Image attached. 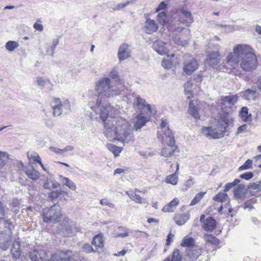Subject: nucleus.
<instances>
[{"instance_id": "4be33fe9", "label": "nucleus", "mask_w": 261, "mask_h": 261, "mask_svg": "<svg viewBox=\"0 0 261 261\" xmlns=\"http://www.w3.org/2000/svg\"><path fill=\"white\" fill-rule=\"evenodd\" d=\"M60 185L51 176L47 177L43 184V188L46 190L51 191L59 187Z\"/></svg>"}, {"instance_id": "c9c22d12", "label": "nucleus", "mask_w": 261, "mask_h": 261, "mask_svg": "<svg viewBox=\"0 0 261 261\" xmlns=\"http://www.w3.org/2000/svg\"><path fill=\"white\" fill-rule=\"evenodd\" d=\"M125 193L129 196V197L133 201L138 203H146L145 200H143L142 198L138 194L129 191H126Z\"/></svg>"}, {"instance_id": "1a4fd4ad", "label": "nucleus", "mask_w": 261, "mask_h": 261, "mask_svg": "<svg viewBox=\"0 0 261 261\" xmlns=\"http://www.w3.org/2000/svg\"><path fill=\"white\" fill-rule=\"evenodd\" d=\"M133 95L135 96L134 103L139 110L146 113H149L150 114H155L157 113L156 108L154 105L147 103L144 99L136 94L134 93Z\"/></svg>"}, {"instance_id": "b1692460", "label": "nucleus", "mask_w": 261, "mask_h": 261, "mask_svg": "<svg viewBox=\"0 0 261 261\" xmlns=\"http://www.w3.org/2000/svg\"><path fill=\"white\" fill-rule=\"evenodd\" d=\"M216 226V221L211 217H207L203 222V228L207 231H212Z\"/></svg>"}, {"instance_id": "473e14b6", "label": "nucleus", "mask_w": 261, "mask_h": 261, "mask_svg": "<svg viewBox=\"0 0 261 261\" xmlns=\"http://www.w3.org/2000/svg\"><path fill=\"white\" fill-rule=\"evenodd\" d=\"M110 77L115 82L118 83V85L116 87H119L120 84L123 85L122 80L120 79L118 75V71L116 68H114L110 73Z\"/></svg>"}, {"instance_id": "37998d69", "label": "nucleus", "mask_w": 261, "mask_h": 261, "mask_svg": "<svg viewBox=\"0 0 261 261\" xmlns=\"http://www.w3.org/2000/svg\"><path fill=\"white\" fill-rule=\"evenodd\" d=\"M63 183L72 190H75L76 188V185L67 177H62Z\"/></svg>"}, {"instance_id": "680f3d73", "label": "nucleus", "mask_w": 261, "mask_h": 261, "mask_svg": "<svg viewBox=\"0 0 261 261\" xmlns=\"http://www.w3.org/2000/svg\"><path fill=\"white\" fill-rule=\"evenodd\" d=\"M74 149V147L72 145H67L64 149H62L63 154L66 152L72 151Z\"/></svg>"}, {"instance_id": "8fccbe9b", "label": "nucleus", "mask_w": 261, "mask_h": 261, "mask_svg": "<svg viewBox=\"0 0 261 261\" xmlns=\"http://www.w3.org/2000/svg\"><path fill=\"white\" fill-rule=\"evenodd\" d=\"M256 201V199L255 198L251 199L250 200L246 201L244 205V209L248 208L249 210L252 209L253 208L252 204L255 203Z\"/></svg>"}, {"instance_id": "3c124183", "label": "nucleus", "mask_w": 261, "mask_h": 261, "mask_svg": "<svg viewBox=\"0 0 261 261\" xmlns=\"http://www.w3.org/2000/svg\"><path fill=\"white\" fill-rule=\"evenodd\" d=\"M247 132V125L246 124L239 126L236 133V135L238 136L241 133H245Z\"/></svg>"}, {"instance_id": "6e6552de", "label": "nucleus", "mask_w": 261, "mask_h": 261, "mask_svg": "<svg viewBox=\"0 0 261 261\" xmlns=\"http://www.w3.org/2000/svg\"><path fill=\"white\" fill-rule=\"evenodd\" d=\"M79 256L72 251L67 250L65 251H58L50 256L49 261H78Z\"/></svg>"}, {"instance_id": "2eb2a0df", "label": "nucleus", "mask_w": 261, "mask_h": 261, "mask_svg": "<svg viewBox=\"0 0 261 261\" xmlns=\"http://www.w3.org/2000/svg\"><path fill=\"white\" fill-rule=\"evenodd\" d=\"M146 20L144 23V31L146 33L150 34L156 32L158 29V25L155 21L149 18H147V15H145Z\"/></svg>"}, {"instance_id": "5701e85b", "label": "nucleus", "mask_w": 261, "mask_h": 261, "mask_svg": "<svg viewBox=\"0 0 261 261\" xmlns=\"http://www.w3.org/2000/svg\"><path fill=\"white\" fill-rule=\"evenodd\" d=\"M199 110V101L197 99L190 100L188 112L190 114H198Z\"/></svg>"}, {"instance_id": "dca6fc26", "label": "nucleus", "mask_w": 261, "mask_h": 261, "mask_svg": "<svg viewBox=\"0 0 261 261\" xmlns=\"http://www.w3.org/2000/svg\"><path fill=\"white\" fill-rule=\"evenodd\" d=\"M198 67V64L197 61L195 59L192 58L188 62L184 63L183 70L186 74L191 75L197 69Z\"/></svg>"}, {"instance_id": "58836bf2", "label": "nucleus", "mask_w": 261, "mask_h": 261, "mask_svg": "<svg viewBox=\"0 0 261 261\" xmlns=\"http://www.w3.org/2000/svg\"><path fill=\"white\" fill-rule=\"evenodd\" d=\"M194 243L195 241L192 238L185 237L181 243V246L182 247H191L194 246Z\"/></svg>"}, {"instance_id": "72a5a7b5", "label": "nucleus", "mask_w": 261, "mask_h": 261, "mask_svg": "<svg viewBox=\"0 0 261 261\" xmlns=\"http://www.w3.org/2000/svg\"><path fill=\"white\" fill-rule=\"evenodd\" d=\"M153 49L159 55H163V41L157 40L152 45Z\"/></svg>"}, {"instance_id": "de8ad7c7", "label": "nucleus", "mask_w": 261, "mask_h": 261, "mask_svg": "<svg viewBox=\"0 0 261 261\" xmlns=\"http://www.w3.org/2000/svg\"><path fill=\"white\" fill-rule=\"evenodd\" d=\"M59 43V40L57 39H54L52 42L51 46L50 47V49H48L46 51V53L48 55H49L51 56H54V51L56 47Z\"/></svg>"}, {"instance_id": "f257e3e1", "label": "nucleus", "mask_w": 261, "mask_h": 261, "mask_svg": "<svg viewBox=\"0 0 261 261\" xmlns=\"http://www.w3.org/2000/svg\"><path fill=\"white\" fill-rule=\"evenodd\" d=\"M95 116L90 115V119L92 120H97L99 122L101 121L104 125L103 133L106 137L127 143L135 140L133 130H140L150 120L144 115H136L132 120L133 128L131 124L125 121L121 124L119 122H117V125L114 127L113 123L115 119L114 115H99L98 117Z\"/></svg>"}, {"instance_id": "bb28decb", "label": "nucleus", "mask_w": 261, "mask_h": 261, "mask_svg": "<svg viewBox=\"0 0 261 261\" xmlns=\"http://www.w3.org/2000/svg\"><path fill=\"white\" fill-rule=\"evenodd\" d=\"M25 173L31 179L36 180L39 177V172L34 168H28L25 167L23 169Z\"/></svg>"}, {"instance_id": "6e6d98bb", "label": "nucleus", "mask_w": 261, "mask_h": 261, "mask_svg": "<svg viewBox=\"0 0 261 261\" xmlns=\"http://www.w3.org/2000/svg\"><path fill=\"white\" fill-rule=\"evenodd\" d=\"M5 215V211L3 204L0 201V220L4 219Z\"/></svg>"}, {"instance_id": "f8f14e48", "label": "nucleus", "mask_w": 261, "mask_h": 261, "mask_svg": "<svg viewBox=\"0 0 261 261\" xmlns=\"http://www.w3.org/2000/svg\"><path fill=\"white\" fill-rule=\"evenodd\" d=\"M29 257L32 261H49L50 255L47 252L41 249H34L29 253Z\"/></svg>"}, {"instance_id": "69168bd1", "label": "nucleus", "mask_w": 261, "mask_h": 261, "mask_svg": "<svg viewBox=\"0 0 261 261\" xmlns=\"http://www.w3.org/2000/svg\"><path fill=\"white\" fill-rule=\"evenodd\" d=\"M47 121L46 122V125L49 127H52L54 124V120L51 118H47Z\"/></svg>"}, {"instance_id": "a18cd8bd", "label": "nucleus", "mask_w": 261, "mask_h": 261, "mask_svg": "<svg viewBox=\"0 0 261 261\" xmlns=\"http://www.w3.org/2000/svg\"><path fill=\"white\" fill-rule=\"evenodd\" d=\"M27 156L29 160L33 159L35 162L41 164V158L36 152H27Z\"/></svg>"}, {"instance_id": "4d7b16f0", "label": "nucleus", "mask_w": 261, "mask_h": 261, "mask_svg": "<svg viewBox=\"0 0 261 261\" xmlns=\"http://www.w3.org/2000/svg\"><path fill=\"white\" fill-rule=\"evenodd\" d=\"M36 82L38 86L43 87L45 85L46 81L42 77H38Z\"/></svg>"}, {"instance_id": "052dcab7", "label": "nucleus", "mask_w": 261, "mask_h": 261, "mask_svg": "<svg viewBox=\"0 0 261 261\" xmlns=\"http://www.w3.org/2000/svg\"><path fill=\"white\" fill-rule=\"evenodd\" d=\"M5 225L6 227H7L9 229L8 231L11 232L12 227H13L11 221L10 220H5Z\"/></svg>"}, {"instance_id": "e433bc0d", "label": "nucleus", "mask_w": 261, "mask_h": 261, "mask_svg": "<svg viewBox=\"0 0 261 261\" xmlns=\"http://www.w3.org/2000/svg\"><path fill=\"white\" fill-rule=\"evenodd\" d=\"M204 239L205 242L212 245H218L219 243L218 239L212 234L204 235Z\"/></svg>"}, {"instance_id": "f3484780", "label": "nucleus", "mask_w": 261, "mask_h": 261, "mask_svg": "<svg viewBox=\"0 0 261 261\" xmlns=\"http://www.w3.org/2000/svg\"><path fill=\"white\" fill-rule=\"evenodd\" d=\"M129 46L126 43L120 45L118 49V57L120 61H123L131 56Z\"/></svg>"}, {"instance_id": "79ce46f5", "label": "nucleus", "mask_w": 261, "mask_h": 261, "mask_svg": "<svg viewBox=\"0 0 261 261\" xmlns=\"http://www.w3.org/2000/svg\"><path fill=\"white\" fill-rule=\"evenodd\" d=\"M109 149L113 153L115 156H118L122 151V147L117 146L113 144H110L108 146Z\"/></svg>"}, {"instance_id": "7c9ffc66", "label": "nucleus", "mask_w": 261, "mask_h": 261, "mask_svg": "<svg viewBox=\"0 0 261 261\" xmlns=\"http://www.w3.org/2000/svg\"><path fill=\"white\" fill-rule=\"evenodd\" d=\"M92 244L96 247L100 248L103 247V234L101 233L95 236L92 241Z\"/></svg>"}, {"instance_id": "c85d7f7f", "label": "nucleus", "mask_w": 261, "mask_h": 261, "mask_svg": "<svg viewBox=\"0 0 261 261\" xmlns=\"http://www.w3.org/2000/svg\"><path fill=\"white\" fill-rule=\"evenodd\" d=\"M54 103L55 105L52 106L53 113V114H56V113H58V114H61L62 113V102L59 98H55L54 99Z\"/></svg>"}, {"instance_id": "0e129e2a", "label": "nucleus", "mask_w": 261, "mask_h": 261, "mask_svg": "<svg viewBox=\"0 0 261 261\" xmlns=\"http://www.w3.org/2000/svg\"><path fill=\"white\" fill-rule=\"evenodd\" d=\"M34 28L38 31H42L43 30V27L42 24L35 22L34 24Z\"/></svg>"}, {"instance_id": "5fc2aeb1", "label": "nucleus", "mask_w": 261, "mask_h": 261, "mask_svg": "<svg viewBox=\"0 0 261 261\" xmlns=\"http://www.w3.org/2000/svg\"><path fill=\"white\" fill-rule=\"evenodd\" d=\"M253 176V174L252 172H247L245 173L241 174L240 177L241 178L245 179L246 180H249Z\"/></svg>"}, {"instance_id": "603ef678", "label": "nucleus", "mask_w": 261, "mask_h": 261, "mask_svg": "<svg viewBox=\"0 0 261 261\" xmlns=\"http://www.w3.org/2000/svg\"><path fill=\"white\" fill-rule=\"evenodd\" d=\"M100 204L102 205L108 206L109 207L113 208L115 206V205L114 203L109 202V201L106 198L101 199L100 201Z\"/></svg>"}, {"instance_id": "aec40b11", "label": "nucleus", "mask_w": 261, "mask_h": 261, "mask_svg": "<svg viewBox=\"0 0 261 261\" xmlns=\"http://www.w3.org/2000/svg\"><path fill=\"white\" fill-rule=\"evenodd\" d=\"M175 172L166 176L165 181L167 184H170L172 185H176L178 181V170H179V164L176 162L175 164Z\"/></svg>"}, {"instance_id": "49530a36", "label": "nucleus", "mask_w": 261, "mask_h": 261, "mask_svg": "<svg viewBox=\"0 0 261 261\" xmlns=\"http://www.w3.org/2000/svg\"><path fill=\"white\" fill-rule=\"evenodd\" d=\"M252 160L248 159L245 163L239 168V171H243L245 170L250 169L252 168Z\"/></svg>"}, {"instance_id": "ddd939ff", "label": "nucleus", "mask_w": 261, "mask_h": 261, "mask_svg": "<svg viewBox=\"0 0 261 261\" xmlns=\"http://www.w3.org/2000/svg\"><path fill=\"white\" fill-rule=\"evenodd\" d=\"M12 242L11 232L10 231H2L0 232V248L6 250Z\"/></svg>"}, {"instance_id": "9b49d317", "label": "nucleus", "mask_w": 261, "mask_h": 261, "mask_svg": "<svg viewBox=\"0 0 261 261\" xmlns=\"http://www.w3.org/2000/svg\"><path fill=\"white\" fill-rule=\"evenodd\" d=\"M59 229L62 235L67 237L74 235L77 231L74 222L68 218H64L60 224Z\"/></svg>"}, {"instance_id": "864d4df0", "label": "nucleus", "mask_w": 261, "mask_h": 261, "mask_svg": "<svg viewBox=\"0 0 261 261\" xmlns=\"http://www.w3.org/2000/svg\"><path fill=\"white\" fill-rule=\"evenodd\" d=\"M82 250L87 253H90L92 252H95L96 251L93 249L92 247L89 244H85L82 247Z\"/></svg>"}, {"instance_id": "7ed1b4c3", "label": "nucleus", "mask_w": 261, "mask_h": 261, "mask_svg": "<svg viewBox=\"0 0 261 261\" xmlns=\"http://www.w3.org/2000/svg\"><path fill=\"white\" fill-rule=\"evenodd\" d=\"M227 62H231V67L237 68L241 71L240 74L234 75L238 76L242 75V70L251 72L259 65L254 49L251 45L246 44L234 46L232 51L228 54Z\"/></svg>"}, {"instance_id": "412c9836", "label": "nucleus", "mask_w": 261, "mask_h": 261, "mask_svg": "<svg viewBox=\"0 0 261 261\" xmlns=\"http://www.w3.org/2000/svg\"><path fill=\"white\" fill-rule=\"evenodd\" d=\"M11 252L13 258L16 259L20 257L22 250L21 249L20 243L18 240H15L12 244Z\"/></svg>"}, {"instance_id": "c03bdc74", "label": "nucleus", "mask_w": 261, "mask_h": 261, "mask_svg": "<svg viewBox=\"0 0 261 261\" xmlns=\"http://www.w3.org/2000/svg\"><path fill=\"white\" fill-rule=\"evenodd\" d=\"M8 160V154L3 151H0V168H3Z\"/></svg>"}, {"instance_id": "393cba45", "label": "nucleus", "mask_w": 261, "mask_h": 261, "mask_svg": "<svg viewBox=\"0 0 261 261\" xmlns=\"http://www.w3.org/2000/svg\"><path fill=\"white\" fill-rule=\"evenodd\" d=\"M63 195H66L68 197V193L62 190H53L48 194V197L52 202H55Z\"/></svg>"}, {"instance_id": "774afa93", "label": "nucleus", "mask_w": 261, "mask_h": 261, "mask_svg": "<svg viewBox=\"0 0 261 261\" xmlns=\"http://www.w3.org/2000/svg\"><path fill=\"white\" fill-rule=\"evenodd\" d=\"M157 19L160 23H163V12H161L158 14Z\"/></svg>"}, {"instance_id": "6ab92c4d", "label": "nucleus", "mask_w": 261, "mask_h": 261, "mask_svg": "<svg viewBox=\"0 0 261 261\" xmlns=\"http://www.w3.org/2000/svg\"><path fill=\"white\" fill-rule=\"evenodd\" d=\"M176 63L174 53H169L164 49V68L170 69Z\"/></svg>"}, {"instance_id": "f704fd0d", "label": "nucleus", "mask_w": 261, "mask_h": 261, "mask_svg": "<svg viewBox=\"0 0 261 261\" xmlns=\"http://www.w3.org/2000/svg\"><path fill=\"white\" fill-rule=\"evenodd\" d=\"M214 200L216 201H220L221 202H224L227 201L229 202V198L228 195L226 193L220 192L217 194L214 197Z\"/></svg>"}, {"instance_id": "20e7f679", "label": "nucleus", "mask_w": 261, "mask_h": 261, "mask_svg": "<svg viewBox=\"0 0 261 261\" xmlns=\"http://www.w3.org/2000/svg\"><path fill=\"white\" fill-rule=\"evenodd\" d=\"M233 119L230 115H215L211 117L208 126H203L201 133L209 139H220L224 137L227 127L232 126Z\"/></svg>"}, {"instance_id": "f03ea898", "label": "nucleus", "mask_w": 261, "mask_h": 261, "mask_svg": "<svg viewBox=\"0 0 261 261\" xmlns=\"http://www.w3.org/2000/svg\"><path fill=\"white\" fill-rule=\"evenodd\" d=\"M95 89L98 95L95 106H91V109L96 114H117L116 110L107 102V100L114 96L125 95L127 89L121 84L119 87H113L111 85L110 79L108 77L99 80L96 83Z\"/></svg>"}, {"instance_id": "13d9d810", "label": "nucleus", "mask_w": 261, "mask_h": 261, "mask_svg": "<svg viewBox=\"0 0 261 261\" xmlns=\"http://www.w3.org/2000/svg\"><path fill=\"white\" fill-rule=\"evenodd\" d=\"M194 184L193 178L191 177L185 182V186L186 187V189L189 188Z\"/></svg>"}, {"instance_id": "0eeeda50", "label": "nucleus", "mask_w": 261, "mask_h": 261, "mask_svg": "<svg viewBox=\"0 0 261 261\" xmlns=\"http://www.w3.org/2000/svg\"><path fill=\"white\" fill-rule=\"evenodd\" d=\"M62 216L61 207L56 203L43 210L42 218L44 222L56 223L59 221Z\"/></svg>"}, {"instance_id": "09e8293b", "label": "nucleus", "mask_w": 261, "mask_h": 261, "mask_svg": "<svg viewBox=\"0 0 261 261\" xmlns=\"http://www.w3.org/2000/svg\"><path fill=\"white\" fill-rule=\"evenodd\" d=\"M182 256L179 251L177 249L174 250L172 255L171 261H181Z\"/></svg>"}, {"instance_id": "423d86ee", "label": "nucleus", "mask_w": 261, "mask_h": 261, "mask_svg": "<svg viewBox=\"0 0 261 261\" xmlns=\"http://www.w3.org/2000/svg\"><path fill=\"white\" fill-rule=\"evenodd\" d=\"M167 123L164 120V135L166 136V140L164 144V158H172L176 153L179 152L177 146L175 144L174 135L169 126H166Z\"/></svg>"}, {"instance_id": "c756f323", "label": "nucleus", "mask_w": 261, "mask_h": 261, "mask_svg": "<svg viewBox=\"0 0 261 261\" xmlns=\"http://www.w3.org/2000/svg\"><path fill=\"white\" fill-rule=\"evenodd\" d=\"M179 203L177 198L173 199L167 205L164 206V212H173Z\"/></svg>"}, {"instance_id": "e2e57ef3", "label": "nucleus", "mask_w": 261, "mask_h": 261, "mask_svg": "<svg viewBox=\"0 0 261 261\" xmlns=\"http://www.w3.org/2000/svg\"><path fill=\"white\" fill-rule=\"evenodd\" d=\"M49 149L56 153H58V154H63V150H62V149H59V148H56V147H50L49 148Z\"/></svg>"}, {"instance_id": "4468645a", "label": "nucleus", "mask_w": 261, "mask_h": 261, "mask_svg": "<svg viewBox=\"0 0 261 261\" xmlns=\"http://www.w3.org/2000/svg\"><path fill=\"white\" fill-rule=\"evenodd\" d=\"M179 22L177 25L175 24L173 26H171L168 29L173 32L172 39L174 42L178 45H183V41L181 40V38L178 35L183 31L185 28L179 26Z\"/></svg>"}, {"instance_id": "bf43d9fd", "label": "nucleus", "mask_w": 261, "mask_h": 261, "mask_svg": "<svg viewBox=\"0 0 261 261\" xmlns=\"http://www.w3.org/2000/svg\"><path fill=\"white\" fill-rule=\"evenodd\" d=\"M62 108L66 110H69L70 108V102L69 100L66 99L62 103Z\"/></svg>"}, {"instance_id": "338daca9", "label": "nucleus", "mask_w": 261, "mask_h": 261, "mask_svg": "<svg viewBox=\"0 0 261 261\" xmlns=\"http://www.w3.org/2000/svg\"><path fill=\"white\" fill-rule=\"evenodd\" d=\"M19 205V201L17 199H13L10 203V206L12 207H18Z\"/></svg>"}, {"instance_id": "a19ab883", "label": "nucleus", "mask_w": 261, "mask_h": 261, "mask_svg": "<svg viewBox=\"0 0 261 261\" xmlns=\"http://www.w3.org/2000/svg\"><path fill=\"white\" fill-rule=\"evenodd\" d=\"M206 194V192H201L197 193L195 196L194 198L191 201L190 205L192 206L198 203L201 199L203 197L204 195Z\"/></svg>"}, {"instance_id": "9d476101", "label": "nucleus", "mask_w": 261, "mask_h": 261, "mask_svg": "<svg viewBox=\"0 0 261 261\" xmlns=\"http://www.w3.org/2000/svg\"><path fill=\"white\" fill-rule=\"evenodd\" d=\"M238 96L237 94L222 96L220 99V106L224 112V114H228L229 111L238 101Z\"/></svg>"}, {"instance_id": "2f4dec72", "label": "nucleus", "mask_w": 261, "mask_h": 261, "mask_svg": "<svg viewBox=\"0 0 261 261\" xmlns=\"http://www.w3.org/2000/svg\"><path fill=\"white\" fill-rule=\"evenodd\" d=\"M248 189L251 194H255L261 190V181H259L250 184L248 187Z\"/></svg>"}, {"instance_id": "a211bd4d", "label": "nucleus", "mask_w": 261, "mask_h": 261, "mask_svg": "<svg viewBox=\"0 0 261 261\" xmlns=\"http://www.w3.org/2000/svg\"><path fill=\"white\" fill-rule=\"evenodd\" d=\"M193 21V18L192 16L191 12L186 10L181 11L178 20L179 23L185 24L186 27H190Z\"/></svg>"}, {"instance_id": "39448f33", "label": "nucleus", "mask_w": 261, "mask_h": 261, "mask_svg": "<svg viewBox=\"0 0 261 261\" xmlns=\"http://www.w3.org/2000/svg\"><path fill=\"white\" fill-rule=\"evenodd\" d=\"M227 56L225 60L221 63V56L219 51H210L206 56L205 62L217 72H225L232 75L240 74V71L237 68L231 67V62H228Z\"/></svg>"}, {"instance_id": "cd10ccee", "label": "nucleus", "mask_w": 261, "mask_h": 261, "mask_svg": "<svg viewBox=\"0 0 261 261\" xmlns=\"http://www.w3.org/2000/svg\"><path fill=\"white\" fill-rule=\"evenodd\" d=\"M252 115H240L241 118L243 122H247L250 125H255L257 121V117H252Z\"/></svg>"}, {"instance_id": "4c0bfd02", "label": "nucleus", "mask_w": 261, "mask_h": 261, "mask_svg": "<svg viewBox=\"0 0 261 261\" xmlns=\"http://www.w3.org/2000/svg\"><path fill=\"white\" fill-rule=\"evenodd\" d=\"M19 46V44L15 41H9L5 44V47L9 51H13Z\"/></svg>"}, {"instance_id": "ea45409f", "label": "nucleus", "mask_w": 261, "mask_h": 261, "mask_svg": "<svg viewBox=\"0 0 261 261\" xmlns=\"http://www.w3.org/2000/svg\"><path fill=\"white\" fill-rule=\"evenodd\" d=\"M137 2V0H127V1L125 3H120L116 5L113 9L115 11L120 10L121 9H123L127 6H128L130 4H135Z\"/></svg>"}, {"instance_id": "a878e982", "label": "nucleus", "mask_w": 261, "mask_h": 261, "mask_svg": "<svg viewBox=\"0 0 261 261\" xmlns=\"http://www.w3.org/2000/svg\"><path fill=\"white\" fill-rule=\"evenodd\" d=\"M190 215L188 213L176 214L174 217L175 223L178 225H182L189 219Z\"/></svg>"}]
</instances>
